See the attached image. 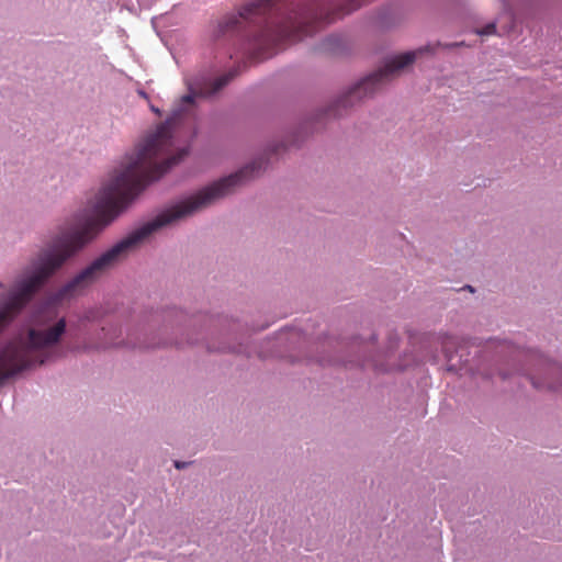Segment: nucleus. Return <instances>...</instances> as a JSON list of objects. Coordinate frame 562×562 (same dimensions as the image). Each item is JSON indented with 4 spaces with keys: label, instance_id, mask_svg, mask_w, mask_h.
I'll return each mask as SVG.
<instances>
[{
    "label": "nucleus",
    "instance_id": "obj_9",
    "mask_svg": "<svg viewBox=\"0 0 562 562\" xmlns=\"http://www.w3.org/2000/svg\"><path fill=\"white\" fill-rule=\"evenodd\" d=\"M450 342H451L450 339H448L447 341L443 342V350H445L448 359L452 358L451 350H450Z\"/></svg>",
    "mask_w": 562,
    "mask_h": 562
},
{
    "label": "nucleus",
    "instance_id": "obj_11",
    "mask_svg": "<svg viewBox=\"0 0 562 562\" xmlns=\"http://www.w3.org/2000/svg\"><path fill=\"white\" fill-rule=\"evenodd\" d=\"M150 108H151V110H153V111H155L156 113H158V112H159V111H158V109H156L155 106H153V105H151Z\"/></svg>",
    "mask_w": 562,
    "mask_h": 562
},
{
    "label": "nucleus",
    "instance_id": "obj_1",
    "mask_svg": "<svg viewBox=\"0 0 562 562\" xmlns=\"http://www.w3.org/2000/svg\"><path fill=\"white\" fill-rule=\"evenodd\" d=\"M140 189V146L136 145L120 168L102 186L93 204V216L80 228L58 234L41 251L33 271L16 279L0 307V331L30 303L45 281L76 251L93 239L134 200ZM66 330L60 318L47 328L29 330L27 341L13 340L0 351V383L33 366L43 364L54 353Z\"/></svg>",
    "mask_w": 562,
    "mask_h": 562
},
{
    "label": "nucleus",
    "instance_id": "obj_7",
    "mask_svg": "<svg viewBox=\"0 0 562 562\" xmlns=\"http://www.w3.org/2000/svg\"><path fill=\"white\" fill-rule=\"evenodd\" d=\"M531 383L532 385L536 387V389H549V390H553V391H560L562 390V385H558V384H552V383H549V384H543V383H540L538 381H536L535 379H531Z\"/></svg>",
    "mask_w": 562,
    "mask_h": 562
},
{
    "label": "nucleus",
    "instance_id": "obj_3",
    "mask_svg": "<svg viewBox=\"0 0 562 562\" xmlns=\"http://www.w3.org/2000/svg\"><path fill=\"white\" fill-rule=\"evenodd\" d=\"M173 145L170 122L160 124L156 133L143 142V190L188 156L189 147L173 150Z\"/></svg>",
    "mask_w": 562,
    "mask_h": 562
},
{
    "label": "nucleus",
    "instance_id": "obj_2",
    "mask_svg": "<svg viewBox=\"0 0 562 562\" xmlns=\"http://www.w3.org/2000/svg\"><path fill=\"white\" fill-rule=\"evenodd\" d=\"M259 168L260 166L255 162L248 165L238 172L205 187L170 210L159 214L154 221L143 224V239L148 237L158 228L182 217L192 215L195 212L210 206L218 199L229 194L236 186H238L243 180L252 177L255 171Z\"/></svg>",
    "mask_w": 562,
    "mask_h": 562
},
{
    "label": "nucleus",
    "instance_id": "obj_12",
    "mask_svg": "<svg viewBox=\"0 0 562 562\" xmlns=\"http://www.w3.org/2000/svg\"><path fill=\"white\" fill-rule=\"evenodd\" d=\"M467 288H468L470 291H472V292H473V289H472V286H471V285H468Z\"/></svg>",
    "mask_w": 562,
    "mask_h": 562
},
{
    "label": "nucleus",
    "instance_id": "obj_6",
    "mask_svg": "<svg viewBox=\"0 0 562 562\" xmlns=\"http://www.w3.org/2000/svg\"><path fill=\"white\" fill-rule=\"evenodd\" d=\"M236 76L235 72L229 71L225 75H222L221 77L216 79H195V80H188V90L189 93L183 95L181 98L179 108L175 111V116L178 117L182 113L187 112L190 108L194 104V99L198 97H212L216 94L220 90H222L234 77Z\"/></svg>",
    "mask_w": 562,
    "mask_h": 562
},
{
    "label": "nucleus",
    "instance_id": "obj_10",
    "mask_svg": "<svg viewBox=\"0 0 562 562\" xmlns=\"http://www.w3.org/2000/svg\"><path fill=\"white\" fill-rule=\"evenodd\" d=\"M186 464H187L186 462H180V461L175 462V467L177 469H183L186 467Z\"/></svg>",
    "mask_w": 562,
    "mask_h": 562
},
{
    "label": "nucleus",
    "instance_id": "obj_8",
    "mask_svg": "<svg viewBox=\"0 0 562 562\" xmlns=\"http://www.w3.org/2000/svg\"><path fill=\"white\" fill-rule=\"evenodd\" d=\"M495 30H496V26L494 23H490L487 24L484 29H482L481 31H479L477 33L480 35H492L495 33Z\"/></svg>",
    "mask_w": 562,
    "mask_h": 562
},
{
    "label": "nucleus",
    "instance_id": "obj_4",
    "mask_svg": "<svg viewBox=\"0 0 562 562\" xmlns=\"http://www.w3.org/2000/svg\"><path fill=\"white\" fill-rule=\"evenodd\" d=\"M140 243V228L120 240L112 248L103 252L86 269L66 283L57 293L59 300L71 297L81 293L86 288L98 280L105 271L113 268L125 258Z\"/></svg>",
    "mask_w": 562,
    "mask_h": 562
},
{
    "label": "nucleus",
    "instance_id": "obj_5",
    "mask_svg": "<svg viewBox=\"0 0 562 562\" xmlns=\"http://www.w3.org/2000/svg\"><path fill=\"white\" fill-rule=\"evenodd\" d=\"M416 55L417 52H407L390 59L383 68L376 70L350 90L340 102L345 105L355 99L372 94L382 83L391 80L400 70L411 65Z\"/></svg>",
    "mask_w": 562,
    "mask_h": 562
},
{
    "label": "nucleus",
    "instance_id": "obj_13",
    "mask_svg": "<svg viewBox=\"0 0 562 562\" xmlns=\"http://www.w3.org/2000/svg\"><path fill=\"white\" fill-rule=\"evenodd\" d=\"M0 288H3V284H2V282H0Z\"/></svg>",
    "mask_w": 562,
    "mask_h": 562
}]
</instances>
